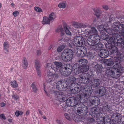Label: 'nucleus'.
<instances>
[{
    "label": "nucleus",
    "mask_w": 124,
    "mask_h": 124,
    "mask_svg": "<svg viewBox=\"0 0 124 124\" xmlns=\"http://www.w3.org/2000/svg\"><path fill=\"white\" fill-rule=\"evenodd\" d=\"M77 83L74 86L70 87V91L71 93L75 94L81 91L82 93L79 95H78L77 96V99H83V100L88 101L90 103L91 106L95 105L98 106L100 104L99 98L96 96H93L91 97L92 94L93 89L91 87L86 85L81 86L80 88L77 85Z\"/></svg>",
    "instance_id": "1"
},
{
    "label": "nucleus",
    "mask_w": 124,
    "mask_h": 124,
    "mask_svg": "<svg viewBox=\"0 0 124 124\" xmlns=\"http://www.w3.org/2000/svg\"><path fill=\"white\" fill-rule=\"evenodd\" d=\"M124 71V68L120 66V62L115 61L112 64V67H107L106 74L107 76L117 78Z\"/></svg>",
    "instance_id": "2"
},
{
    "label": "nucleus",
    "mask_w": 124,
    "mask_h": 124,
    "mask_svg": "<svg viewBox=\"0 0 124 124\" xmlns=\"http://www.w3.org/2000/svg\"><path fill=\"white\" fill-rule=\"evenodd\" d=\"M73 55L72 51L69 49H67L62 53L61 58L63 61L69 62L73 58Z\"/></svg>",
    "instance_id": "3"
},
{
    "label": "nucleus",
    "mask_w": 124,
    "mask_h": 124,
    "mask_svg": "<svg viewBox=\"0 0 124 124\" xmlns=\"http://www.w3.org/2000/svg\"><path fill=\"white\" fill-rule=\"evenodd\" d=\"M77 96L76 97H72L69 98L67 99L66 103L68 106H76L77 108L78 107L79 104L81 102V100L83 99H77Z\"/></svg>",
    "instance_id": "4"
},
{
    "label": "nucleus",
    "mask_w": 124,
    "mask_h": 124,
    "mask_svg": "<svg viewBox=\"0 0 124 124\" xmlns=\"http://www.w3.org/2000/svg\"><path fill=\"white\" fill-rule=\"evenodd\" d=\"M100 37L98 35L94 34L89 36L87 40V42L90 46H93L99 43Z\"/></svg>",
    "instance_id": "5"
},
{
    "label": "nucleus",
    "mask_w": 124,
    "mask_h": 124,
    "mask_svg": "<svg viewBox=\"0 0 124 124\" xmlns=\"http://www.w3.org/2000/svg\"><path fill=\"white\" fill-rule=\"evenodd\" d=\"M78 79L80 83L88 84L91 80V75L89 73H82L79 75Z\"/></svg>",
    "instance_id": "6"
},
{
    "label": "nucleus",
    "mask_w": 124,
    "mask_h": 124,
    "mask_svg": "<svg viewBox=\"0 0 124 124\" xmlns=\"http://www.w3.org/2000/svg\"><path fill=\"white\" fill-rule=\"evenodd\" d=\"M72 42L73 45L79 47L82 46L85 43V39L81 36L75 37L72 40Z\"/></svg>",
    "instance_id": "7"
},
{
    "label": "nucleus",
    "mask_w": 124,
    "mask_h": 124,
    "mask_svg": "<svg viewBox=\"0 0 124 124\" xmlns=\"http://www.w3.org/2000/svg\"><path fill=\"white\" fill-rule=\"evenodd\" d=\"M113 26L115 28L116 31L124 38V24H121L118 21H116L113 23Z\"/></svg>",
    "instance_id": "8"
},
{
    "label": "nucleus",
    "mask_w": 124,
    "mask_h": 124,
    "mask_svg": "<svg viewBox=\"0 0 124 124\" xmlns=\"http://www.w3.org/2000/svg\"><path fill=\"white\" fill-rule=\"evenodd\" d=\"M62 63L59 62H56L52 64L51 66V68L55 72H62V71L64 69L62 67Z\"/></svg>",
    "instance_id": "9"
},
{
    "label": "nucleus",
    "mask_w": 124,
    "mask_h": 124,
    "mask_svg": "<svg viewBox=\"0 0 124 124\" xmlns=\"http://www.w3.org/2000/svg\"><path fill=\"white\" fill-rule=\"evenodd\" d=\"M63 28L61 27H60L57 29L56 31L57 32H59L60 31L61 32V35L62 36H63L64 34L65 31L66 34L69 35H71V33L69 30L68 27L65 23H64L63 24Z\"/></svg>",
    "instance_id": "10"
},
{
    "label": "nucleus",
    "mask_w": 124,
    "mask_h": 124,
    "mask_svg": "<svg viewBox=\"0 0 124 124\" xmlns=\"http://www.w3.org/2000/svg\"><path fill=\"white\" fill-rule=\"evenodd\" d=\"M77 108L78 109L77 110V112L78 113L81 114L84 116L86 115L88 111V109L87 107L85 106L83 102H80Z\"/></svg>",
    "instance_id": "11"
},
{
    "label": "nucleus",
    "mask_w": 124,
    "mask_h": 124,
    "mask_svg": "<svg viewBox=\"0 0 124 124\" xmlns=\"http://www.w3.org/2000/svg\"><path fill=\"white\" fill-rule=\"evenodd\" d=\"M54 93L57 97L58 100L61 102H64L67 100V97L62 92L59 91H55Z\"/></svg>",
    "instance_id": "12"
},
{
    "label": "nucleus",
    "mask_w": 124,
    "mask_h": 124,
    "mask_svg": "<svg viewBox=\"0 0 124 124\" xmlns=\"http://www.w3.org/2000/svg\"><path fill=\"white\" fill-rule=\"evenodd\" d=\"M89 69V66H80L78 68L74 69V73L77 75L81 72H84L87 71Z\"/></svg>",
    "instance_id": "13"
},
{
    "label": "nucleus",
    "mask_w": 124,
    "mask_h": 124,
    "mask_svg": "<svg viewBox=\"0 0 124 124\" xmlns=\"http://www.w3.org/2000/svg\"><path fill=\"white\" fill-rule=\"evenodd\" d=\"M119 36H120L118 34L114 33L113 35L112 36V37L108 36L107 38L106 39V41H108L109 43L112 44L116 40L117 38H119Z\"/></svg>",
    "instance_id": "14"
},
{
    "label": "nucleus",
    "mask_w": 124,
    "mask_h": 124,
    "mask_svg": "<svg viewBox=\"0 0 124 124\" xmlns=\"http://www.w3.org/2000/svg\"><path fill=\"white\" fill-rule=\"evenodd\" d=\"M35 66L37 71V73L38 76L40 77L41 76V72L40 70V65L39 60H35Z\"/></svg>",
    "instance_id": "15"
},
{
    "label": "nucleus",
    "mask_w": 124,
    "mask_h": 124,
    "mask_svg": "<svg viewBox=\"0 0 124 124\" xmlns=\"http://www.w3.org/2000/svg\"><path fill=\"white\" fill-rule=\"evenodd\" d=\"M67 81L69 82L70 87L72 86H74L76 83L74 82L76 80V78L73 76H70L67 79Z\"/></svg>",
    "instance_id": "16"
},
{
    "label": "nucleus",
    "mask_w": 124,
    "mask_h": 124,
    "mask_svg": "<svg viewBox=\"0 0 124 124\" xmlns=\"http://www.w3.org/2000/svg\"><path fill=\"white\" fill-rule=\"evenodd\" d=\"M85 33L87 34H89L92 33H96L97 31L94 27H88L85 30Z\"/></svg>",
    "instance_id": "17"
},
{
    "label": "nucleus",
    "mask_w": 124,
    "mask_h": 124,
    "mask_svg": "<svg viewBox=\"0 0 124 124\" xmlns=\"http://www.w3.org/2000/svg\"><path fill=\"white\" fill-rule=\"evenodd\" d=\"M98 54L102 58H106L109 55V52L107 50H102L99 52Z\"/></svg>",
    "instance_id": "18"
},
{
    "label": "nucleus",
    "mask_w": 124,
    "mask_h": 124,
    "mask_svg": "<svg viewBox=\"0 0 124 124\" xmlns=\"http://www.w3.org/2000/svg\"><path fill=\"white\" fill-rule=\"evenodd\" d=\"M63 110L66 112H67L70 115H72L73 117L76 114L75 109L74 108L69 107L65 109H64Z\"/></svg>",
    "instance_id": "19"
},
{
    "label": "nucleus",
    "mask_w": 124,
    "mask_h": 124,
    "mask_svg": "<svg viewBox=\"0 0 124 124\" xmlns=\"http://www.w3.org/2000/svg\"><path fill=\"white\" fill-rule=\"evenodd\" d=\"M58 78V74L56 73H53L52 75H51V78L49 77V79L48 80L47 82L49 83L54 82V84H56V80H55V79L57 78Z\"/></svg>",
    "instance_id": "20"
},
{
    "label": "nucleus",
    "mask_w": 124,
    "mask_h": 124,
    "mask_svg": "<svg viewBox=\"0 0 124 124\" xmlns=\"http://www.w3.org/2000/svg\"><path fill=\"white\" fill-rule=\"evenodd\" d=\"M97 93L99 96H102L104 95L106 92V90L104 87L103 86L98 87Z\"/></svg>",
    "instance_id": "21"
},
{
    "label": "nucleus",
    "mask_w": 124,
    "mask_h": 124,
    "mask_svg": "<svg viewBox=\"0 0 124 124\" xmlns=\"http://www.w3.org/2000/svg\"><path fill=\"white\" fill-rule=\"evenodd\" d=\"M92 115L96 118L100 116V115L98 109L96 108H93L91 110Z\"/></svg>",
    "instance_id": "22"
},
{
    "label": "nucleus",
    "mask_w": 124,
    "mask_h": 124,
    "mask_svg": "<svg viewBox=\"0 0 124 124\" xmlns=\"http://www.w3.org/2000/svg\"><path fill=\"white\" fill-rule=\"evenodd\" d=\"M104 63H106L108 67H112V64L114 62H112L110 59H104L103 60Z\"/></svg>",
    "instance_id": "23"
},
{
    "label": "nucleus",
    "mask_w": 124,
    "mask_h": 124,
    "mask_svg": "<svg viewBox=\"0 0 124 124\" xmlns=\"http://www.w3.org/2000/svg\"><path fill=\"white\" fill-rule=\"evenodd\" d=\"M113 23L112 25V27L113 28V29H112L111 28H108V29H106V30H105V31L108 34H110V35H113L114 34V33H115L114 32L115 31H116L115 29V28H114L113 26Z\"/></svg>",
    "instance_id": "24"
},
{
    "label": "nucleus",
    "mask_w": 124,
    "mask_h": 124,
    "mask_svg": "<svg viewBox=\"0 0 124 124\" xmlns=\"http://www.w3.org/2000/svg\"><path fill=\"white\" fill-rule=\"evenodd\" d=\"M61 85L62 86V88H67L68 86L70 87V85L69 84V82L67 81L66 79V80H62L61 82Z\"/></svg>",
    "instance_id": "25"
},
{
    "label": "nucleus",
    "mask_w": 124,
    "mask_h": 124,
    "mask_svg": "<svg viewBox=\"0 0 124 124\" xmlns=\"http://www.w3.org/2000/svg\"><path fill=\"white\" fill-rule=\"evenodd\" d=\"M51 21L49 17L48 18L46 16H44L43 17V21H42V23L44 24H49L50 23V22Z\"/></svg>",
    "instance_id": "26"
},
{
    "label": "nucleus",
    "mask_w": 124,
    "mask_h": 124,
    "mask_svg": "<svg viewBox=\"0 0 124 124\" xmlns=\"http://www.w3.org/2000/svg\"><path fill=\"white\" fill-rule=\"evenodd\" d=\"M92 85L95 87L99 86L101 84L100 80L99 79H94L92 81Z\"/></svg>",
    "instance_id": "27"
},
{
    "label": "nucleus",
    "mask_w": 124,
    "mask_h": 124,
    "mask_svg": "<svg viewBox=\"0 0 124 124\" xmlns=\"http://www.w3.org/2000/svg\"><path fill=\"white\" fill-rule=\"evenodd\" d=\"M62 71V72H60L64 76H68L70 75L71 73V69H68L67 70H63Z\"/></svg>",
    "instance_id": "28"
},
{
    "label": "nucleus",
    "mask_w": 124,
    "mask_h": 124,
    "mask_svg": "<svg viewBox=\"0 0 124 124\" xmlns=\"http://www.w3.org/2000/svg\"><path fill=\"white\" fill-rule=\"evenodd\" d=\"M80 64V66H86L88 61L87 60L85 59H82L79 60Z\"/></svg>",
    "instance_id": "29"
},
{
    "label": "nucleus",
    "mask_w": 124,
    "mask_h": 124,
    "mask_svg": "<svg viewBox=\"0 0 124 124\" xmlns=\"http://www.w3.org/2000/svg\"><path fill=\"white\" fill-rule=\"evenodd\" d=\"M22 66L24 69H26L27 67L28 63L26 59L23 58L22 62Z\"/></svg>",
    "instance_id": "30"
},
{
    "label": "nucleus",
    "mask_w": 124,
    "mask_h": 124,
    "mask_svg": "<svg viewBox=\"0 0 124 124\" xmlns=\"http://www.w3.org/2000/svg\"><path fill=\"white\" fill-rule=\"evenodd\" d=\"M113 15L111 14H109L105 16V18L106 20L109 19V21L110 22L113 20L114 19Z\"/></svg>",
    "instance_id": "31"
},
{
    "label": "nucleus",
    "mask_w": 124,
    "mask_h": 124,
    "mask_svg": "<svg viewBox=\"0 0 124 124\" xmlns=\"http://www.w3.org/2000/svg\"><path fill=\"white\" fill-rule=\"evenodd\" d=\"M92 67L95 70L98 71L99 70V64L96 62L92 63Z\"/></svg>",
    "instance_id": "32"
},
{
    "label": "nucleus",
    "mask_w": 124,
    "mask_h": 124,
    "mask_svg": "<svg viewBox=\"0 0 124 124\" xmlns=\"http://www.w3.org/2000/svg\"><path fill=\"white\" fill-rule=\"evenodd\" d=\"M3 47L4 51L8 52V49L9 48V44L7 42H4Z\"/></svg>",
    "instance_id": "33"
},
{
    "label": "nucleus",
    "mask_w": 124,
    "mask_h": 124,
    "mask_svg": "<svg viewBox=\"0 0 124 124\" xmlns=\"http://www.w3.org/2000/svg\"><path fill=\"white\" fill-rule=\"evenodd\" d=\"M72 25L76 28L75 29L76 30L80 28L81 24L77 22H74L72 23Z\"/></svg>",
    "instance_id": "34"
},
{
    "label": "nucleus",
    "mask_w": 124,
    "mask_h": 124,
    "mask_svg": "<svg viewBox=\"0 0 124 124\" xmlns=\"http://www.w3.org/2000/svg\"><path fill=\"white\" fill-rule=\"evenodd\" d=\"M64 116L66 118L69 120L71 119L73 117L72 115H70L68 113H65L64 114Z\"/></svg>",
    "instance_id": "35"
},
{
    "label": "nucleus",
    "mask_w": 124,
    "mask_h": 124,
    "mask_svg": "<svg viewBox=\"0 0 124 124\" xmlns=\"http://www.w3.org/2000/svg\"><path fill=\"white\" fill-rule=\"evenodd\" d=\"M66 2L65 1H64L60 3L58 5V6L60 8H66Z\"/></svg>",
    "instance_id": "36"
},
{
    "label": "nucleus",
    "mask_w": 124,
    "mask_h": 124,
    "mask_svg": "<svg viewBox=\"0 0 124 124\" xmlns=\"http://www.w3.org/2000/svg\"><path fill=\"white\" fill-rule=\"evenodd\" d=\"M51 85L53 86V87L54 88H57L58 87V86H60V85L61 84V82L60 81H58V82L56 83V84H54V82H53L52 83H50Z\"/></svg>",
    "instance_id": "37"
},
{
    "label": "nucleus",
    "mask_w": 124,
    "mask_h": 124,
    "mask_svg": "<svg viewBox=\"0 0 124 124\" xmlns=\"http://www.w3.org/2000/svg\"><path fill=\"white\" fill-rule=\"evenodd\" d=\"M82 51V50L80 48H77L75 49L74 52L78 56H79Z\"/></svg>",
    "instance_id": "38"
},
{
    "label": "nucleus",
    "mask_w": 124,
    "mask_h": 124,
    "mask_svg": "<svg viewBox=\"0 0 124 124\" xmlns=\"http://www.w3.org/2000/svg\"><path fill=\"white\" fill-rule=\"evenodd\" d=\"M106 26L105 25H101L98 27V29L100 31H102L103 30L105 31L106 28Z\"/></svg>",
    "instance_id": "39"
},
{
    "label": "nucleus",
    "mask_w": 124,
    "mask_h": 124,
    "mask_svg": "<svg viewBox=\"0 0 124 124\" xmlns=\"http://www.w3.org/2000/svg\"><path fill=\"white\" fill-rule=\"evenodd\" d=\"M49 17L50 20L52 21L55 19L56 15L55 13H52L50 14Z\"/></svg>",
    "instance_id": "40"
},
{
    "label": "nucleus",
    "mask_w": 124,
    "mask_h": 124,
    "mask_svg": "<svg viewBox=\"0 0 124 124\" xmlns=\"http://www.w3.org/2000/svg\"><path fill=\"white\" fill-rule=\"evenodd\" d=\"M65 46L64 45H62L59 46L57 48V51L58 52H61L65 48Z\"/></svg>",
    "instance_id": "41"
},
{
    "label": "nucleus",
    "mask_w": 124,
    "mask_h": 124,
    "mask_svg": "<svg viewBox=\"0 0 124 124\" xmlns=\"http://www.w3.org/2000/svg\"><path fill=\"white\" fill-rule=\"evenodd\" d=\"M64 68V70H67L68 69H71V66L70 64H65L63 66Z\"/></svg>",
    "instance_id": "42"
},
{
    "label": "nucleus",
    "mask_w": 124,
    "mask_h": 124,
    "mask_svg": "<svg viewBox=\"0 0 124 124\" xmlns=\"http://www.w3.org/2000/svg\"><path fill=\"white\" fill-rule=\"evenodd\" d=\"M96 46L95 49L98 50H100L101 49L103 46L101 44H98Z\"/></svg>",
    "instance_id": "43"
},
{
    "label": "nucleus",
    "mask_w": 124,
    "mask_h": 124,
    "mask_svg": "<svg viewBox=\"0 0 124 124\" xmlns=\"http://www.w3.org/2000/svg\"><path fill=\"white\" fill-rule=\"evenodd\" d=\"M11 84L12 86L14 88H15L17 86V84L16 81L15 80L11 82Z\"/></svg>",
    "instance_id": "44"
},
{
    "label": "nucleus",
    "mask_w": 124,
    "mask_h": 124,
    "mask_svg": "<svg viewBox=\"0 0 124 124\" xmlns=\"http://www.w3.org/2000/svg\"><path fill=\"white\" fill-rule=\"evenodd\" d=\"M101 39H105L106 40V39L107 38L108 36L104 33H102L101 34Z\"/></svg>",
    "instance_id": "45"
},
{
    "label": "nucleus",
    "mask_w": 124,
    "mask_h": 124,
    "mask_svg": "<svg viewBox=\"0 0 124 124\" xmlns=\"http://www.w3.org/2000/svg\"><path fill=\"white\" fill-rule=\"evenodd\" d=\"M23 113L22 111H16L15 112V114L16 116L18 117L20 115H22Z\"/></svg>",
    "instance_id": "46"
},
{
    "label": "nucleus",
    "mask_w": 124,
    "mask_h": 124,
    "mask_svg": "<svg viewBox=\"0 0 124 124\" xmlns=\"http://www.w3.org/2000/svg\"><path fill=\"white\" fill-rule=\"evenodd\" d=\"M34 9L36 11L40 13L42 12V9L41 8L38 7H35Z\"/></svg>",
    "instance_id": "47"
},
{
    "label": "nucleus",
    "mask_w": 124,
    "mask_h": 124,
    "mask_svg": "<svg viewBox=\"0 0 124 124\" xmlns=\"http://www.w3.org/2000/svg\"><path fill=\"white\" fill-rule=\"evenodd\" d=\"M119 116V114L117 113H115L113 114L112 117H113L114 119H118Z\"/></svg>",
    "instance_id": "48"
},
{
    "label": "nucleus",
    "mask_w": 124,
    "mask_h": 124,
    "mask_svg": "<svg viewBox=\"0 0 124 124\" xmlns=\"http://www.w3.org/2000/svg\"><path fill=\"white\" fill-rule=\"evenodd\" d=\"M104 108L106 109V111H108L111 109L110 106L108 105H107L106 106L104 107Z\"/></svg>",
    "instance_id": "49"
},
{
    "label": "nucleus",
    "mask_w": 124,
    "mask_h": 124,
    "mask_svg": "<svg viewBox=\"0 0 124 124\" xmlns=\"http://www.w3.org/2000/svg\"><path fill=\"white\" fill-rule=\"evenodd\" d=\"M111 50L112 51V53H115L116 54L117 53V48L116 47H113L111 49Z\"/></svg>",
    "instance_id": "50"
},
{
    "label": "nucleus",
    "mask_w": 124,
    "mask_h": 124,
    "mask_svg": "<svg viewBox=\"0 0 124 124\" xmlns=\"http://www.w3.org/2000/svg\"><path fill=\"white\" fill-rule=\"evenodd\" d=\"M87 56L88 58L90 59H92L94 57L93 55L91 53H88Z\"/></svg>",
    "instance_id": "51"
},
{
    "label": "nucleus",
    "mask_w": 124,
    "mask_h": 124,
    "mask_svg": "<svg viewBox=\"0 0 124 124\" xmlns=\"http://www.w3.org/2000/svg\"><path fill=\"white\" fill-rule=\"evenodd\" d=\"M31 87L33 91L34 92H36L37 90V88L34 83H33L31 85Z\"/></svg>",
    "instance_id": "52"
},
{
    "label": "nucleus",
    "mask_w": 124,
    "mask_h": 124,
    "mask_svg": "<svg viewBox=\"0 0 124 124\" xmlns=\"http://www.w3.org/2000/svg\"><path fill=\"white\" fill-rule=\"evenodd\" d=\"M67 46H69L71 47H72V46L73 45L72 42V40L71 41L70 40H68L67 42Z\"/></svg>",
    "instance_id": "53"
},
{
    "label": "nucleus",
    "mask_w": 124,
    "mask_h": 124,
    "mask_svg": "<svg viewBox=\"0 0 124 124\" xmlns=\"http://www.w3.org/2000/svg\"><path fill=\"white\" fill-rule=\"evenodd\" d=\"M12 97L15 100H16L19 98V97L18 95H17L13 94L12 95Z\"/></svg>",
    "instance_id": "54"
},
{
    "label": "nucleus",
    "mask_w": 124,
    "mask_h": 124,
    "mask_svg": "<svg viewBox=\"0 0 124 124\" xmlns=\"http://www.w3.org/2000/svg\"><path fill=\"white\" fill-rule=\"evenodd\" d=\"M120 37V38H119V39H117V44H122V40L123 39H121V38L120 37V36H119V37Z\"/></svg>",
    "instance_id": "55"
},
{
    "label": "nucleus",
    "mask_w": 124,
    "mask_h": 124,
    "mask_svg": "<svg viewBox=\"0 0 124 124\" xmlns=\"http://www.w3.org/2000/svg\"><path fill=\"white\" fill-rule=\"evenodd\" d=\"M85 53H84L82 50L81 51V53L80 54L79 56H81L82 57H84L86 55Z\"/></svg>",
    "instance_id": "56"
},
{
    "label": "nucleus",
    "mask_w": 124,
    "mask_h": 124,
    "mask_svg": "<svg viewBox=\"0 0 124 124\" xmlns=\"http://www.w3.org/2000/svg\"><path fill=\"white\" fill-rule=\"evenodd\" d=\"M53 73L51 72H50V71H49L47 73V76L48 77V78L49 79V77L50 78H51V75H52L53 74Z\"/></svg>",
    "instance_id": "57"
},
{
    "label": "nucleus",
    "mask_w": 124,
    "mask_h": 124,
    "mask_svg": "<svg viewBox=\"0 0 124 124\" xmlns=\"http://www.w3.org/2000/svg\"><path fill=\"white\" fill-rule=\"evenodd\" d=\"M19 12L17 11L14 12L13 13V15L15 17L16 16H17L18 15H19Z\"/></svg>",
    "instance_id": "58"
},
{
    "label": "nucleus",
    "mask_w": 124,
    "mask_h": 124,
    "mask_svg": "<svg viewBox=\"0 0 124 124\" xmlns=\"http://www.w3.org/2000/svg\"><path fill=\"white\" fill-rule=\"evenodd\" d=\"M80 26V28H86L85 29H86L88 27H87V26L86 25H85V24H81V25Z\"/></svg>",
    "instance_id": "59"
},
{
    "label": "nucleus",
    "mask_w": 124,
    "mask_h": 124,
    "mask_svg": "<svg viewBox=\"0 0 124 124\" xmlns=\"http://www.w3.org/2000/svg\"><path fill=\"white\" fill-rule=\"evenodd\" d=\"M0 117L3 119L4 120H5L6 119V118L4 116V115L3 114H1L0 115Z\"/></svg>",
    "instance_id": "60"
},
{
    "label": "nucleus",
    "mask_w": 124,
    "mask_h": 124,
    "mask_svg": "<svg viewBox=\"0 0 124 124\" xmlns=\"http://www.w3.org/2000/svg\"><path fill=\"white\" fill-rule=\"evenodd\" d=\"M102 7L104 9L106 10H107L108 9V6L106 5H103L102 6Z\"/></svg>",
    "instance_id": "61"
},
{
    "label": "nucleus",
    "mask_w": 124,
    "mask_h": 124,
    "mask_svg": "<svg viewBox=\"0 0 124 124\" xmlns=\"http://www.w3.org/2000/svg\"><path fill=\"white\" fill-rule=\"evenodd\" d=\"M18 79L20 81H21L22 79V77L20 76H17Z\"/></svg>",
    "instance_id": "62"
},
{
    "label": "nucleus",
    "mask_w": 124,
    "mask_h": 124,
    "mask_svg": "<svg viewBox=\"0 0 124 124\" xmlns=\"http://www.w3.org/2000/svg\"><path fill=\"white\" fill-rule=\"evenodd\" d=\"M95 15L97 17H99L100 15V13L99 12H97L95 13Z\"/></svg>",
    "instance_id": "63"
},
{
    "label": "nucleus",
    "mask_w": 124,
    "mask_h": 124,
    "mask_svg": "<svg viewBox=\"0 0 124 124\" xmlns=\"http://www.w3.org/2000/svg\"><path fill=\"white\" fill-rule=\"evenodd\" d=\"M90 122L91 123L94 122V120L93 118H91L89 120Z\"/></svg>",
    "instance_id": "64"
}]
</instances>
